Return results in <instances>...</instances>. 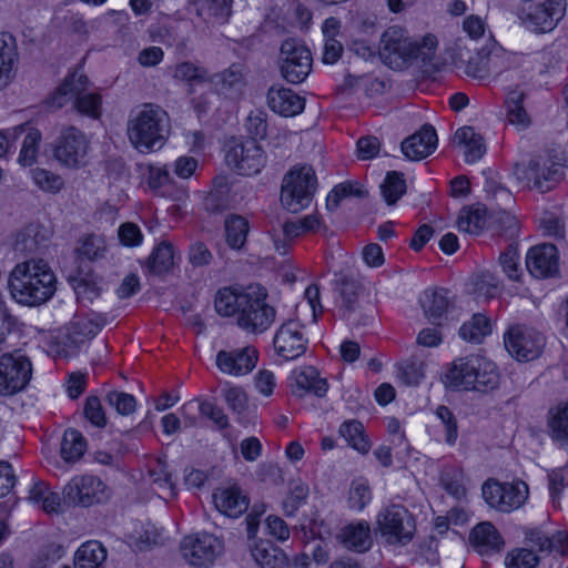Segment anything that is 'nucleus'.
Segmentation results:
<instances>
[{
    "mask_svg": "<svg viewBox=\"0 0 568 568\" xmlns=\"http://www.w3.org/2000/svg\"><path fill=\"white\" fill-rule=\"evenodd\" d=\"M49 104L54 109L71 105V109L82 116L98 120L102 115L103 98L93 88L88 75L75 69L65 75L60 85L49 98Z\"/></svg>",
    "mask_w": 568,
    "mask_h": 568,
    "instance_id": "7ed1b4c3",
    "label": "nucleus"
},
{
    "mask_svg": "<svg viewBox=\"0 0 568 568\" xmlns=\"http://www.w3.org/2000/svg\"><path fill=\"white\" fill-rule=\"evenodd\" d=\"M516 174L528 186L547 192L562 179L564 168L550 158L538 156L531 159L526 165L516 166Z\"/></svg>",
    "mask_w": 568,
    "mask_h": 568,
    "instance_id": "4468645a",
    "label": "nucleus"
},
{
    "mask_svg": "<svg viewBox=\"0 0 568 568\" xmlns=\"http://www.w3.org/2000/svg\"><path fill=\"white\" fill-rule=\"evenodd\" d=\"M548 427L552 438L568 444V403L549 410Z\"/></svg>",
    "mask_w": 568,
    "mask_h": 568,
    "instance_id": "c03bdc74",
    "label": "nucleus"
},
{
    "mask_svg": "<svg viewBox=\"0 0 568 568\" xmlns=\"http://www.w3.org/2000/svg\"><path fill=\"white\" fill-rule=\"evenodd\" d=\"M197 16L225 22L231 16L232 0H190Z\"/></svg>",
    "mask_w": 568,
    "mask_h": 568,
    "instance_id": "72a5a7b5",
    "label": "nucleus"
},
{
    "mask_svg": "<svg viewBox=\"0 0 568 568\" xmlns=\"http://www.w3.org/2000/svg\"><path fill=\"white\" fill-rule=\"evenodd\" d=\"M41 133L39 130L30 128L26 134L18 161L23 166H30L37 161Z\"/></svg>",
    "mask_w": 568,
    "mask_h": 568,
    "instance_id": "3c124183",
    "label": "nucleus"
},
{
    "mask_svg": "<svg viewBox=\"0 0 568 568\" xmlns=\"http://www.w3.org/2000/svg\"><path fill=\"white\" fill-rule=\"evenodd\" d=\"M362 292L361 284L351 277H343L339 282V295L342 298L341 308L343 316L348 320L358 308V296Z\"/></svg>",
    "mask_w": 568,
    "mask_h": 568,
    "instance_id": "37998d69",
    "label": "nucleus"
},
{
    "mask_svg": "<svg viewBox=\"0 0 568 568\" xmlns=\"http://www.w3.org/2000/svg\"><path fill=\"white\" fill-rule=\"evenodd\" d=\"M437 45L438 41L434 34H426L418 41L412 39L404 28L392 26L382 33L378 53L390 68L402 69L418 58L424 62L429 61Z\"/></svg>",
    "mask_w": 568,
    "mask_h": 568,
    "instance_id": "f03ea898",
    "label": "nucleus"
},
{
    "mask_svg": "<svg viewBox=\"0 0 568 568\" xmlns=\"http://www.w3.org/2000/svg\"><path fill=\"white\" fill-rule=\"evenodd\" d=\"M275 352L285 361H293L302 356L308 341L302 332L300 320H290L276 331L273 339Z\"/></svg>",
    "mask_w": 568,
    "mask_h": 568,
    "instance_id": "aec40b11",
    "label": "nucleus"
},
{
    "mask_svg": "<svg viewBox=\"0 0 568 568\" xmlns=\"http://www.w3.org/2000/svg\"><path fill=\"white\" fill-rule=\"evenodd\" d=\"M377 527L389 544H406L415 532L412 514L402 505H390L377 516Z\"/></svg>",
    "mask_w": 568,
    "mask_h": 568,
    "instance_id": "ddd939ff",
    "label": "nucleus"
},
{
    "mask_svg": "<svg viewBox=\"0 0 568 568\" xmlns=\"http://www.w3.org/2000/svg\"><path fill=\"white\" fill-rule=\"evenodd\" d=\"M304 302L297 305V312L311 310L312 322L316 323L318 316L322 314L323 307L320 302V288L316 285H310L304 295Z\"/></svg>",
    "mask_w": 568,
    "mask_h": 568,
    "instance_id": "052dcab7",
    "label": "nucleus"
},
{
    "mask_svg": "<svg viewBox=\"0 0 568 568\" xmlns=\"http://www.w3.org/2000/svg\"><path fill=\"white\" fill-rule=\"evenodd\" d=\"M446 384L454 388L486 392L499 384V373L494 362L481 355H470L454 361L445 375Z\"/></svg>",
    "mask_w": 568,
    "mask_h": 568,
    "instance_id": "39448f33",
    "label": "nucleus"
},
{
    "mask_svg": "<svg viewBox=\"0 0 568 568\" xmlns=\"http://www.w3.org/2000/svg\"><path fill=\"white\" fill-rule=\"evenodd\" d=\"M251 555L261 568H288L286 555L267 540L256 541L251 547Z\"/></svg>",
    "mask_w": 568,
    "mask_h": 568,
    "instance_id": "c756f323",
    "label": "nucleus"
},
{
    "mask_svg": "<svg viewBox=\"0 0 568 568\" xmlns=\"http://www.w3.org/2000/svg\"><path fill=\"white\" fill-rule=\"evenodd\" d=\"M267 104L275 113L294 116L304 110L305 100L292 89L274 85L267 92Z\"/></svg>",
    "mask_w": 568,
    "mask_h": 568,
    "instance_id": "5701e85b",
    "label": "nucleus"
},
{
    "mask_svg": "<svg viewBox=\"0 0 568 568\" xmlns=\"http://www.w3.org/2000/svg\"><path fill=\"white\" fill-rule=\"evenodd\" d=\"M246 130L252 136L250 140L263 139L267 133L266 114L262 111H253L245 123Z\"/></svg>",
    "mask_w": 568,
    "mask_h": 568,
    "instance_id": "680f3d73",
    "label": "nucleus"
},
{
    "mask_svg": "<svg viewBox=\"0 0 568 568\" xmlns=\"http://www.w3.org/2000/svg\"><path fill=\"white\" fill-rule=\"evenodd\" d=\"M57 276L42 258L18 263L9 274L8 285L12 297L27 306L48 302L57 291Z\"/></svg>",
    "mask_w": 568,
    "mask_h": 568,
    "instance_id": "f257e3e1",
    "label": "nucleus"
},
{
    "mask_svg": "<svg viewBox=\"0 0 568 568\" xmlns=\"http://www.w3.org/2000/svg\"><path fill=\"white\" fill-rule=\"evenodd\" d=\"M216 509L229 517H239L248 508V498L237 486L217 488L213 494Z\"/></svg>",
    "mask_w": 568,
    "mask_h": 568,
    "instance_id": "393cba45",
    "label": "nucleus"
},
{
    "mask_svg": "<svg viewBox=\"0 0 568 568\" xmlns=\"http://www.w3.org/2000/svg\"><path fill=\"white\" fill-rule=\"evenodd\" d=\"M481 493L490 508L500 513H511L526 503L529 489L523 480L501 483L489 478L484 483Z\"/></svg>",
    "mask_w": 568,
    "mask_h": 568,
    "instance_id": "6e6552de",
    "label": "nucleus"
},
{
    "mask_svg": "<svg viewBox=\"0 0 568 568\" xmlns=\"http://www.w3.org/2000/svg\"><path fill=\"white\" fill-rule=\"evenodd\" d=\"M173 78L187 82H203L207 79V71L190 61H184L174 67Z\"/></svg>",
    "mask_w": 568,
    "mask_h": 568,
    "instance_id": "864d4df0",
    "label": "nucleus"
},
{
    "mask_svg": "<svg viewBox=\"0 0 568 568\" xmlns=\"http://www.w3.org/2000/svg\"><path fill=\"white\" fill-rule=\"evenodd\" d=\"M225 159L242 175L257 174L266 163L264 151L255 140L235 142L230 146Z\"/></svg>",
    "mask_w": 568,
    "mask_h": 568,
    "instance_id": "f3484780",
    "label": "nucleus"
},
{
    "mask_svg": "<svg viewBox=\"0 0 568 568\" xmlns=\"http://www.w3.org/2000/svg\"><path fill=\"white\" fill-rule=\"evenodd\" d=\"M470 540L481 554L498 551L504 540L493 524L485 521L478 524L470 534Z\"/></svg>",
    "mask_w": 568,
    "mask_h": 568,
    "instance_id": "2f4dec72",
    "label": "nucleus"
},
{
    "mask_svg": "<svg viewBox=\"0 0 568 568\" xmlns=\"http://www.w3.org/2000/svg\"><path fill=\"white\" fill-rule=\"evenodd\" d=\"M120 242L125 246H136L142 242L143 235L140 227L131 222L123 223L118 232Z\"/></svg>",
    "mask_w": 568,
    "mask_h": 568,
    "instance_id": "338daca9",
    "label": "nucleus"
},
{
    "mask_svg": "<svg viewBox=\"0 0 568 568\" xmlns=\"http://www.w3.org/2000/svg\"><path fill=\"white\" fill-rule=\"evenodd\" d=\"M457 70L468 78L484 80L490 73L486 61V54H475L465 60L462 55L455 61Z\"/></svg>",
    "mask_w": 568,
    "mask_h": 568,
    "instance_id": "a18cd8bd",
    "label": "nucleus"
},
{
    "mask_svg": "<svg viewBox=\"0 0 568 568\" xmlns=\"http://www.w3.org/2000/svg\"><path fill=\"white\" fill-rule=\"evenodd\" d=\"M90 141L80 129L70 125L61 130L54 146V158L63 166L79 169L87 164Z\"/></svg>",
    "mask_w": 568,
    "mask_h": 568,
    "instance_id": "9d476101",
    "label": "nucleus"
},
{
    "mask_svg": "<svg viewBox=\"0 0 568 568\" xmlns=\"http://www.w3.org/2000/svg\"><path fill=\"white\" fill-rule=\"evenodd\" d=\"M106 399L121 415L132 414L136 408L134 396L128 393L113 390L108 394Z\"/></svg>",
    "mask_w": 568,
    "mask_h": 568,
    "instance_id": "bf43d9fd",
    "label": "nucleus"
},
{
    "mask_svg": "<svg viewBox=\"0 0 568 568\" xmlns=\"http://www.w3.org/2000/svg\"><path fill=\"white\" fill-rule=\"evenodd\" d=\"M247 296V287L245 290H235L232 287H223L217 291L214 300V307L221 316L239 317L244 298Z\"/></svg>",
    "mask_w": 568,
    "mask_h": 568,
    "instance_id": "7c9ffc66",
    "label": "nucleus"
},
{
    "mask_svg": "<svg viewBox=\"0 0 568 568\" xmlns=\"http://www.w3.org/2000/svg\"><path fill=\"white\" fill-rule=\"evenodd\" d=\"M64 497L74 505L89 507L108 499L104 483L92 475L77 476L64 487Z\"/></svg>",
    "mask_w": 568,
    "mask_h": 568,
    "instance_id": "a211bd4d",
    "label": "nucleus"
},
{
    "mask_svg": "<svg viewBox=\"0 0 568 568\" xmlns=\"http://www.w3.org/2000/svg\"><path fill=\"white\" fill-rule=\"evenodd\" d=\"M311 51L294 39L285 40L280 49L278 64L282 77L290 83H301L312 70Z\"/></svg>",
    "mask_w": 568,
    "mask_h": 568,
    "instance_id": "f8f14e48",
    "label": "nucleus"
},
{
    "mask_svg": "<svg viewBox=\"0 0 568 568\" xmlns=\"http://www.w3.org/2000/svg\"><path fill=\"white\" fill-rule=\"evenodd\" d=\"M526 265L535 277H549L558 272V251L554 244H540L531 247L526 256Z\"/></svg>",
    "mask_w": 568,
    "mask_h": 568,
    "instance_id": "412c9836",
    "label": "nucleus"
},
{
    "mask_svg": "<svg viewBox=\"0 0 568 568\" xmlns=\"http://www.w3.org/2000/svg\"><path fill=\"white\" fill-rule=\"evenodd\" d=\"M371 500L369 487L363 483H354L349 489L351 508L362 510Z\"/></svg>",
    "mask_w": 568,
    "mask_h": 568,
    "instance_id": "69168bd1",
    "label": "nucleus"
},
{
    "mask_svg": "<svg viewBox=\"0 0 568 568\" xmlns=\"http://www.w3.org/2000/svg\"><path fill=\"white\" fill-rule=\"evenodd\" d=\"M34 184L43 192L57 194L64 187L63 179L49 170L37 168L31 170Z\"/></svg>",
    "mask_w": 568,
    "mask_h": 568,
    "instance_id": "09e8293b",
    "label": "nucleus"
},
{
    "mask_svg": "<svg viewBox=\"0 0 568 568\" xmlns=\"http://www.w3.org/2000/svg\"><path fill=\"white\" fill-rule=\"evenodd\" d=\"M84 416L92 425L97 427H104L106 425V417L101 402L95 396H90L87 398L84 405Z\"/></svg>",
    "mask_w": 568,
    "mask_h": 568,
    "instance_id": "e2e57ef3",
    "label": "nucleus"
},
{
    "mask_svg": "<svg viewBox=\"0 0 568 568\" xmlns=\"http://www.w3.org/2000/svg\"><path fill=\"white\" fill-rule=\"evenodd\" d=\"M18 62L17 42L13 36L0 33V90L14 78Z\"/></svg>",
    "mask_w": 568,
    "mask_h": 568,
    "instance_id": "bb28decb",
    "label": "nucleus"
},
{
    "mask_svg": "<svg viewBox=\"0 0 568 568\" xmlns=\"http://www.w3.org/2000/svg\"><path fill=\"white\" fill-rule=\"evenodd\" d=\"M224 227L229 246L235 250L241 248L250 231L247 220L241 215H229L224 221Z\"/></svg>",
    "mask_w": 568,
    "mask_h": 568,
    "instance_id": "58836bf2",
    "label": "nucleus"
},
{
    "mask_svg": "<svg viewBox=\"0 0 568 568\" xmlns=\"http://www.w3.org/2000/svg\"><path fill=\"white\" fill-rule=\"evenodd\" d=\"M566 0H523L518 16L536 32L551 31L564 18Z\"/></svg>",
    "mask_w": 568,
    "mask_h": 568,
    "instance_id": "1a4fd4ad",
    "label": "nucleus"
},
{
    "mask_svg": "<svg viewBox=\"0 0 568 568\" xmlns=\"http://www.w3.org/2000/svg\"><path fill=\"white\" fill-rule=\"evenodd\" d=\"M150 273L161 275L169 272L174 264L173 246L163 242L159 244L146 260Z\"/></svg>",
    "mask_w": 568,
    "mask_h": 568,
    "instance_id": "79ce46f5",
    "label": "nucleus"
},
{
    "mask_svg": "<svg viewBox=\"0 0 568 568\" xmlns=\"http://www.w3.org/2000/svg\"><path fill=\"white\" fill-rule=\"evenodd\" d=\"M524 93L513 92L506 101L507 120L519 129H526L530 124V118L524 108Z\"/></svg>",
    "mask_w": 568,
    "mask_h": 568,
    "instance_id": "49530a36",
    "label": "nucleus"
},
{
    "mask_svg": "<svg viewBox=\"0 0 568 568\" xmlns=\"http://www.w3.org/2000/svg\"><path fill=\"white\" fill-rule=\"evenodd\" d=\"M538 564L539 557L527 548L513 549L505 558L506 568H536Z\"/></svg>",
    "mask_w": 568,
    "mask_h": 568,
    "instance_id": "603ef678",
    "label": "nucleus"
},
{
    "mask_svg": "<svg viewBox=\"0 0 568 568\" xmlns=\"http://www.w3.org/2000/svg\"><path fill=\"white\" fill-rule=\"evenodd\" d=\"M291 378L293 381L291 384L292 393L298 397L306 393L323 397L328 389L326 381L320 377L317 369L313 366L293 371Z\"/></svg>",
    "mask_w": 568,
    "mask_h": 568,
    "instance_id": "b1692460",
    "label": "nucleus"
},
{
    "mask_svg": "<svg viewBox=\"0 0 568 568\" xmlns=\"http://www.w3.org/2000/svg\"><path fill=\"white\" fill-rule=\"evenodd\" d=\"M491 333V324L488 317L481 313L473 315V317L464 323L459 328V335L463 339L479 344Z\"/></svg>",
    "mask_w": 568,
    "mask_h": 568,
    "instance_id": "c9c22d12",
    "label": "nucleus"
},
{
    "mask_svg": "<svg viewBox=\"0 0 568 568\" xmlns=\"http://www.w3.org/2000/svg\"><path fill=\"white\" fill-rule=\"evenodd\" d=\"M276 318V310L267 303V291L260 285L247 286L241 313L236 317L240 328L250 334L267 331Z\"/></svg>",
    "mask_w": 568,
    "mask_h": 568,
    "instance_id": "0eeeda50",
    "label": "nucleus"
},
{
    "mask_svg": "<svg viewBox=\"0 0 568 568\" xmlns=\"http://www.w3.org/2000/svg\"><path fill=\"white\" fill-rule=\"evenodd\" d=\"M316 185L317 180L312 166H293L282 180V205L292 213L304 210L312 202Z\"/></svg>",
    "mask_w": 568,
    "mask_h": 568,
    "instance_id": "423d86ee",
    "label": "nucleus"
},
{
    "mask_svg": "<svg viewBox=\"0 0 568 568\" xmlns=\"http://www.w3.org/2000/svg\"><path fill=\"white\" fill-rule=\"evenodd\" d=\"M521 59V55L508 52L500 47H494L486 54L489 73L495 74L519 67Z\"/></svg>",
    "mask_w": 568,
    "mask_h": 568,
    "instance_id": "a19ab883",
    "label": "nucleus"
},
{
    "mask_svg": "<svg viewBox=\"0 0 568 568\" xmlns=\"http://www.w3.org/2000/svg\"><path fill=\"white\" fill-rule=\"evenodd\" d=\"M303 234V225L300 221H288L282 226L281 234H274V247L275 250L284 255L288 252L291 242Z\"/></svg>",
    "mask_w": 568,
    "mask_h": 568,
    "instance_id": "8fccbe9b",
    "label": "nucleus"
},
{
    "mask_svg": "<svg viewBox=\"0 0 568 568\" xmlns=\"http://www.w3.org/2000/svg\"><path fill=\"white\" fill-rule=\"evenodd\" d=\"M85 450L87 442L79 430L70 428L64 432L60 450L64 462H78Z\"/></svg>",
    "mask_w": 568,
    "mask_h": 568,
    "instance_id": "4c0bfd02",
    "label": "nucleus"
},
{
    "mask_svg": "<svg viewBox=\"0 0 568 568\" xmlns=\"http://www.w3.org/2000/svg\"><path fill=\"white\" fill-rule=\"evenodd\" d=\"M32 375V365L26 356L4 354L0 357V393L12 395L26 388Z\"/></svg>",
    "mask_w": 568,
    "mask_h": 568,
    "instance_id": "dca6fc26",
    "label": "nucleus"
},
{
    "mask_svg": "<svg viewBox=\"0 0 568 568\" xmlns=\"http://www.w3.org/2000/svg\"><path fill=\"white\" fill-rule=\"evenodd\" d=\"M382 194L388 205L395 204L406 192V182L403 173L388 172L381 185Z\"/></svg>",
    "mask_w": 568,
    "mask_h": 568,
    "instance_id": "de8ad7c7",
    "label": "nucleus"
},
{
    "mask_svg": "<svg viewBox=\"0 0 568 568\" xmlns=\"http://www.w3.org/2000/svg\"><path fill=\"white\" fill-rule=\"evenodd\" d=\"M180 550L191 566L209 568L222 554L223 544L211 534H195L182 539Z\"/></svg>",
    "mask_w": 568,
    "mask_h": 568,
    "instance_id": "2eb2a0df",
    "label": "nucleus"
},
{
    "mask_svg": "<svg viewBox=\"0 0 568 568\" xmlns=\"http://www.w3.org/2000/svg\"><path fill=\"white\" fill-rule=\"evenodd\" d=\"M257 362L258 351L253 345L221 349L215 356V364L219 371L235 377L250 374L255 368Z\"/></svg>",
    "mask_w": 568,
    "mask_h": 568,
    "instance_id": "6ab92c4d",
    "label": "nucleus"
},
{
    "mask_svg": "<svg viewBox=\"0 0 568 568\" xmlns=\"http://www.w3.org/2000/svg\"><path fill=\"white\" fill-rule=\"evenodd\" d=\"M425 364L422 361H407L398 366V378L408 386H415L424 378Z\"/></svg>",
    "mask_w": 568,
    "mask_h": 568,
    "instance_id": "6e6d98bb",
    "label": "nucleus"
},
{
    "mask_svg": "<svg viewBox=\"0 0 568 568\" xmlns=\"http://www.w3.org/2000/svg\"><path fill=\"white\" fill-rule=\"evenodd\" d=\"M419 302L425 316L434 323H438L442 320L448 307V300L443 290L425 291L422 294Z\"/></svg>",
    "mask_w": 568,
    "mask_h": 568,
    "instance_id": "f704fd0d",
    "label": "nucleus"
},
{
    "mask_svg": "<svg viewBox=\"0 0 568 568\" xmlns=\"http://www.w3.org/2000/svg\"><path fill=\"white\" fill-rule=\"evenodd\" d=\"M336 538L348 550L366 551L372 545L371 526L365 520L348 524L341 529Z\"/></svg>",
    "mask_w": 568,
    "mask_h": 568,
    "instance_id": "a878e982",
    "label": "nucleus"
},
{
    "mask_svg": "<svg viewBox=\"0 0 568 568\" xmlns=\"http://www.w3.org/2000/svg\"><path fill=\"white\" fill-rule=\"evenodd\" d=\"M131 144L141 153L160 150L170 134V119L159 105L146 103L128 121Z\"/></svg>",
    "mask_w": 568,
    "mask_h": 568,
    "instance_id": "20e7f679",
    "label": "nucleus"
},
{
    "mask_svg": "<svg viewBox=\"0 0 568 568\" xmlns=\"http://www.w3.org/2000/svg\"><path fill=\"white\" fill-rule=\"evenodd\" d=\"M105 248V241L102 236L88 235L81 241L77 251L80 256L94 261L104 255Z\"/></svg>",
    "mask_w": 568,
    "mask_h": 568,
    "instance_id": "4d7b16f0",
    "label": "nucleus"
},
{
    "mask_svg": "<svg viewBox=\"0 0 568 568\" xmlns=\"http://www.w3.org/2000/svg\"><path fill=\"white\" fill-rule=\"evenodd\" d=\"M74 292L78 301L81 303H91L101 294L102 286L91 277H80L74 280Z\"/></svg>",
    "mask_w": 568,
    "mask_h": 568,
    "instance_id": "5fc2aeb1",
    "label": "nucleus"
},
{
    "mask_svg": "<svg viewBox=\"0 0 568 568\" xmlns=\"http://www.w3.org/2000/svg\"><path fill=\"white\" fill-rule=\"evenodd\" d=\"M338 434L358 453L365 455L369 452L371 443L364 434L363 424L358 420L344 422L339 426Z\"/></svg>",
    "mask_w": 568,
    "mask_h": 568,
    "instance_id": "e433bc0d",
    "label": "nucleus"
},
{
    "mask_svg": "<svg viewBox=\"0 0 568 568\" xmlns=\"http://www.w3.org/2000/svg\"><path fill=\"white\" fill-rule=\"evenodd\" d=\"M453 143L463 151L467 163L478 161L486 151L483 138L471 126L458 129L454 135Z\"/></svg>",
    "mask_w": 568,
    "mask_h": 568,
    "instance_id": "c85d7f7f",
    "label": "nucleus"
},
{
    "mask_svg": "<svg viewBox=\"0 0 568 568\" xmlns=\"http://www.w3.org/2000/svg\"><path fill=\"white\" fill-rule=\"evenodd\" d=\"M437 145V134L433 126L424 125L418 132L402 142L404 155L414 161L427 158Z\"/></svg>",
    "mask_w": 568,
    "mask_h": 568,
    "instance_id": "4be33fe9",
    "label": "nucleus"
},
{
    "mask_svg": "<svg viewBox=\"0 0 568 568\" xmlns=\"http://www.w3.org/2000/svg\"><path fill=\"white\" fill-rule=\"evenodd\" d=\"M106 560V549L101 542L90 540L82 544L74 555L75 568H103Z\"/></svg>",
    "mask_w": 568,
    "mask_h": 568,
    "instance_id": "473e14b6",
    "label": "nucleus"
},
{
    "mask_svg": "<svg viewBox=\"0 0 568 568\" xmlns=\"http://www.w3.org/2000/svg\"><path fill=\"white\" fill-rule=\"evenodd\" d=\"M519 254L516 247L508 246L505 252L500 254L499 263L503 271L513 281H519L521 271L519 268Z\"/></svg>",
    "mask_w": 568,
    "mask_h": 568,
    "instance_id": "13d9d810",
    "label": "nucleus"
},
{
    "mask_svg": "<svg viewBox=\"0 0 568 568\" xmlns=\"http://www.w3.org/2000/svg\"><path fill=\"white\" fill-rule=\"evenodd\" d=\"M437 417L442 420L446 428V443L454 445L458 436L457 422L452 410L446 406H438L436 409Z\"/></svg>",
    "mask_w": 568,
    "mask_h": 568,
    "instance_id": "0e129e2a",
    "label": "nucleus"
},
{
    "mask_svg": "<svg viewBox=\"0 0 568 568\" xmlns=\"http://www.w3.org/2000/svg\"><path fill=\"white\" fill-rule=\"evenodd\" d=\"M458 230L470 234H479L486 225V209L481 206H471L463 209L457 221Z\"/></svg>",
    "mask_w": 568,
    "mask_h": 568,
    "instance_id": "ea45409f",
    "label": "nucleus"
},
{
    "mask_svg": "<svg viewBox=\"0 0 568 568\" xmlns=\"http://www.w3.org/2000/svg\"><path fill=\"white\" fill-rule=\"evenodd\" d=\"M341 28L342 22L335 17L325 19L322 24V33L324 37L322 60L326 64H334L343 54V44L337 39L341 36Z\"/></svg>",
    "mask_w": 568,
    "mask_h": 568,
    "instance_id": "cd10ccee",
    "label": "nucleus"
},
{
    "mask_svg": "<svg viewBox=\"0 0 568 568\" xmlns=\"http://www.w3.org/2000/svg\"><path fill=\"white\" fill-rule=\"evenodd\" d=\"M229 407L236 414H242L247 407V397L241 387H230L224 392Z\"/></svg>",
    "mask_w": 568,
    "mask_h": 568,
    "instance_id": "774afa93",
    "label": "nucleus"
},
{
    "mask_svg": "<svg viewBox=\"0 0 568 568\" xmlns=\"http://www.w3.org/2000/svg\"><path fill=\"white\" fill-rule=\"evenodd\" d=\"M505 347L508 353L520 362L538 358L546 345L545 336L524 325H514L504 335Z\"/></svg>",
    "mask_w": 568,
    "mask_h": 568,
    "instance_id": "9b49d317",
    "label": "nucleus"
}]
</instances>
